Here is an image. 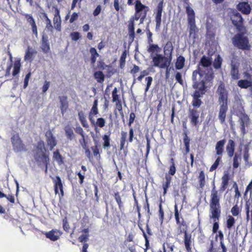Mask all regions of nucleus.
I'll use <instances>...</instances> for the list:
<instances>
[{"instance_id":"nucleus-1","label":"nucleus","mask_w":252,"mask_h":252,"mask_svg":"<svg viewBox=\"0 0 252 252\" xmlns=\"http://www.w3.org/2000/svg\"><path fill=\"white\" fill-rule=\"evenodd\" d=\"M221 195L216 189L214 182L211 191L209 208V218L213 221L212 232L216 233L219 228V221L221 216V208L220 201Z\"/></svg>"},{"instance_id":"nucleus-2","label":"nucleus","mask_w":252,"mask_h":252,"mask_svg":"<svg viewBox=\"0 0 252 252\" xmlns=\"http://www.w3.org/2000/svg\"><path fill=\"white\" fill-rule=\"evenodd\" d=\"M216 93L218 95V103L220 105L218 119L221 124H224L225 122L226 114L228 110V92L223 82H220L218 87Z\"/></svg>"},{"instance_id":"nucleus-3","label":"nucleus","mask_w":252,"mask_h":252,"mask_svg":"<svg viewBox=\"0 0 252 252\" xmlns=\"http://www.w3.org/2000/svg\"><path fill=\"white\" fill-rule=\"evenodd\" d=\"M186 11L188 16V23L189 32V38L192 39L193 42L198 38V29L195 24V16L193 9L189 5L186 6Z\"/></svg>"},{"instance_id":"nucleus-4","label":"nucleus","mask_w":252,"mask_h":252,"mask_svg":"<svg viewBox=\"0 0 252 252\" xmlns=\"http://www.w3.org/2000/svg\"><path fill=\"white\" fill-rule=\"evenodd\" d=\"M239 32L236 34L232 38V41L234 46L239 49L243 50H249L250 48L249 40L244 35L247 33V30L244 31H238Z\"/></svg>"},{"instance_id":"nucleus-5","label":"nucleus","mask_w":252,"mask_h":252,"mask_svg":"<svg viewBox=\"0 0 252 252\" xmlns=\"http://www.w3.org/2000/svg\"><path fill=\"white\" fill-rule=\"evenodd\" d=\"M44 146V142L43 140H40L37 143L34 158L36 161H40L42 162L45 166V172L47 173L50 159L49 155L45 153L43 151Z\"/></svg>"},{"instance_id":"nucleus-6","label":"nucleus","mask_w":252,"mask_h":252,"mask_svg":"<svg viewBox=\"0 0 252 252\" xmlns=\"http://www.w3.org/2000/svg\"><path fill=\"white\" fill-rule=\"evenodd\" d=\"M234 110L236 115L239 118L241 130L243 134H245V127L248 125L249 118L245 114L244 108L241 104H235Z\"/></svg>"},{"instance_id":"nucleus-7","label":"nucleus","mask_w":252,"mask_h":252,"mask_svg":"<svg viewBox=\"0 0 252 252\" xmlns=\"http://www.w3.org/2000/svg\"><path fill=\"white\" fill-rule=\"evenodd\" d=\"M153 65L160 68L169 67L171 63L172 57L165 56L160 54H157L153 59Z\"/></svg>"},{"instance_id":"nucleus-8","label":"nucleus","mask_w":252,"mask_h":252,"mask_svg":"<svg viewBox=\"0 0 252 252\" xmlns=\"http://www.w3.org/2000/svg\"><path fill=\"white\" fill-rule=\"evenodd\" d=\"M11 142L13 149L15 152H27L28 149L20 137L18 133H14L11 137Z\"/></svg>"},{"instance_id":"nucleus-9","label":"nucleus","mask_w":252,"mask_h":252,"mask_svg":"<svg viewBox=\"0 0 252 252\" xmlns=\"http://www.w3.org/2000/svg\"><path fill=\"white\" fill-rule=\"evenodd\" d=\"M135 12L133 16L136 21H137L141 17H147L149 8L148 6L143 4L140 0H136L135 2Z\"/></svg>"},{"instance_id":"nucleus-10","label":"nucleus","mask_w":252,"mask_h":252,"mask_svg":"<svg viewBox=\"0 0 252 252\" xmlns=\"http://www.w3.org/2000/svg\"><path fill=\"white\" fill-rule=\"evenodd\" d=\"M54 184V189L55 194H59L60 198L64 196L63 185L61 178L59 176L51 177Z\"/></svg>"},{"instance_id":"nucleus-11","label":"nucleus","mask_w":252,"mask_h":252,"mask_svg":"<svg viewBox=\"0 0 252 252\" xmlns=\"http://www.w3.org/2000/svg\"><path fill=\"white\" fill-rule=\"evenodd\" d=\"M230 18L237 31H244V29H246L243 25V19L239 13L237 11L233 12Z\"/></svg>"},{"instance_id":"nucleus-12","label":"nucleus","mask_w":252,"mask_h":252,"mask_svg":"<svg viewBox=\"0 0 252 252\" xmlns=\"http://www.w3.org/2000/svg\"><path fill=\"white\" fill-rule=\"evenodd\" d=\"M188 117L191 126L198 127L200 124L199 121V112L194 108L189 109Z\"/></svg>"},{"instance_id":"nucleus-13","label":"nucleus","mask_w":252,"mask_h":252,"mask_svg":"<svg viewBox=\"0 0 252 252\" xmlns=\"http://www.w3.org/2000/svg\"><path fill=\"white\" fill-rule=\"evenodd\" d=\"M163 8V0L160 1L158 4L155 14L156 30H158L161 26V16Z\"/></svg>"},{"instance_id":"nucleus-14","label":"nucleus","mask_w":252,"mask_h":252,"mask_svg":"<svg viewBox=\"0 0 252 252\" xmlns=\"http://www.w3.org/2000/svg\"><path fill=\"white\" fill-rule=\"evenodd\" d=\"M47 146L49 147V150L52 151L54 148L57 145V141L56 137L54 136L51 130H48L45 134Z\"/></svg>"},{"instance_id":"nucleus-15","label":"nucleus","mask_w":252,"mask_h":252,"mask_svg":"<svg viewBox=\"0 0 252 252\" xmlns=\"http://www.w3.org/2000/svg\"><path fill=\"white\" fill-rule=\"evenodd\" d=\"M60 103V109L61 114L63 115L69 108L68 97L66 95H60L58 97Z\"/></svg>"},{"instance_id":"nucleus-16","label":"nucleus","mask_w":252,"mask_h":252,"mask_svg":"<svg viewBox=\"0 0 252 252\" xmlns=\"http://www.w3.org/2000/svg\"><path fill=\"white\" fill-rule=\"evenodd\" d=\"M63 233L58 229H52L51 231L47 232L45 233V235L47 238L49 239L52 241L58 240L60 237L62 235Z\"/></svg>"},{"instance_id":"nucleus-17","label":"nucleus","mask_w":252,"mask_h":252,"mask_svg":"<svg viewBox=\"0 0 252 252\" xmlns=\"http://www.w3.org/2000/svg\"><path fill=\"white\" fill-rule=\"evenodd\" d=\"M22 15L26 19L27 22L31 25L33 34L37 37L38 35L37 28L34 19L32 15L27 13H24Z\"/></svg>"},{"instance_id":"nucleus-18","label":"nucleus","mask_w":252,"mask_h":252,"mask_svg":"<svg viewBox=\"0 0 252 252\" xmlns=\"http://www.w3.org/2000/svg\"><path fill=\"white\" fill-rule=\"evenodd\" d=\"M61 22L60 10L56 8L53 18V23L55 29L58 32H61L62 30Z\"/></svg>"},{"instance_id":"nucleus-19","label":"nucleus","mask_w":252,"mask_h":252,"mask_svg":"<svg viewBox=\"0 0 252 252\" xmlns=\"http://www.w3.org/2000/svg\"><path fill=\"white\" fill-rule=\"evenodd\" d=\"M184 243L186 252H192V244L193 243V241L191 239V234L184 235Z\"/></svg>"},{"instance_id":"nucleus-20","label":"nucleus","mask_w":252,"mask_h":252,"mask_svg":"<svg viewBox=\"0 0 252 252\" xmlns=\"http://www.w3.org/2000/svg\"><path fill=\"white\" fill-rule=\"evenodd\" d=\"M226 143L225 139H223L218 141L215 146L216 154L217 156L222 157V155L224 152V147Z\"/></svg>"},{"instance_id":"nucleus-21","label":"nucleus","mask_w":252,"mask_h":252,"mask_svg":"<svg viewBox=\"0 0 252 252\" xmlns=\"http://www.w3.org/2000/svg\"><path fill=\"white\" fill-rule=\"evenodd\" d=\"M181 218L182 219V222L179 224H177L178 225L177 227V232L179 235H180L182 233H184V235H189L188 233V226L186 224V221L184 220V218L182 216H181Z\"/></svg>"},{"instance_id":"nucleus-22","label":"nucleus","mask_w":252,"mask_h":252,"mask_svg":"<svg viewBox=\"0 0 252 252\" xmlns=\"http://www.w3.org/2000/svg\"><path fill=\"white\" fill-rule=\"evenodd\" d=\"M37 54V51L32 49V47L28 46L26 51V54L24 57L25 61H28L30 62H32L34 58L35 55Z\"/></svg>"},{"instance_id":"nucleus-23","label":"nucleus","mask_w":252,"mask_h":252,"mask_svg":"<svg viewBox=\"0 0 252 252\" xmlns=\"http://www.w3.org/2000/svg\"><path fill=\"white\" fill-rule=\"evenodd\" d=\"M235 148V143L234 141L232 139H229L226 146V151L229 158H232L233 156Z\"/></svg>"},{"instance_id":"nucleus-24","label":"nucleus","mask_w":252,"mask_h":252,"mask_svg":"<svg viewBox=\"0 0 252 252\" xmlns=\"http://www.w3.org/2000/svg\"><path fill=\"white\" fill-rule=\"evenodd\" d=\"M53 159L54 161H56L59 166L64 164V158L60 153L59 150L58 149H57L53 152Z\"/></svg>"},{"instance_id":"nucleus-25","label":"nucleus","mask_w":252,"mask_h":252,"mask_svg":"<svg viewBox=\"0 0 252 252\" xmlns=\"http://www.w3.org/2000/svg\"><path fill=\"white\" fill-rule=\"evenodd\" d=\"M238 9L243 13L248 14L251 12V7L248 2H240L237 5Z\"/></svg>"},{"instance_id":"nucleus-26","label":"nucleus","mask_w":252,"mask_h":252,"mask_svg":"<svg viewBox=\"0 0 252 252\" xmlns=\"http://www.w3.org/2000/svg\"><path fill=\"white\" fill-rule=\"evenodd\" d=\"M212 63V59L210 57H206V56H203L199 63L198 65H201L203 67H208Z\"/></svg>"},{"instance_id":"nucleus-27","label":"nucleus","mask_w":252,"mask_h":252,"mask_svg":"<svg viewBox=\"0 0 252 252\" xmlns=\"http://www.w3.org/2000/svg\"><path fill=\"white\" fill-rule=\"evenodd\" d=\"M173 49L174 47L171 41H167L163 48L164 55L172 57V55Z\"/></svg>"},{"instance_id":"nucleus-28","label":"nucleus","mask_w":252,"mask_h":252,"mask_svg":"<svg viewBox=\"0 0 252 252\" xmlns=\"http://www.w3.org/2000/svg\"><path fill=\"white\" fill-rule=\"evenodd\" d=\"M41 49L44 53H47L50 51V44L47 37L43 36L41 40Z\"/></svg>"},{"instance_id":"nucleus-29","label":"nucleus","mask_w":252,"mask_h":252,"mask_svg":"<svg viewBox=\"0 0 252 252\" xmlns=\"http://www.w3.org/2000/svg\"><path fill=\"white\" fill-rule=\"evenodd\" d=\"M113 196L118 204L119 210L122 212L124 210V205L119 192H115Z\"/></svg>"},{"instance_id":"nucleus-30","label":"nucleus","mask_w":252,"mask_h":252,"mask_svg":"<svg viewBox=\"0 0 252 252\" xmlns=\"http://www.w3.org/2000/svg\"><path fill=\"white\" fill-rule=\"evenodd\" d=\"M79 120L84 127H89V125L86 119V116L83 111H80L78 113Z\"/></svg>"},{"instance_id":"nucleus-31","label":"nucleus","mask_w":252,"mask_h":252,"mask_svg":"<svg viewBox=\"0 0 252 252\" xmlns=\"http://www.w3.org/2000/svg\"><path fill=\"white\" fill-rule=\"evenodd\" d=\"M230 74L233 80H238L240 78L238 67L235 64L231 65Z\"/></svg>"},{"instance_id":"nucleus-32","label":"nucleus","mask_w":252,"mask_h":252,"mask_svg":"<svg viewBox=\"0 0 252 252\" xmlns=\"http://www.w3.org/2000/svg\"><path fill=\"white\" fill-rule=\"evenodd\" d=\"M183 142L185 146V151L186 154H188L189 153L190 150V138L188 136L187 132L185 131L183 133Z\"/></svg>"},{"instance_id":"nucleus-33","label":"nucleus","mask_w":252,"mask_h":252,"mask_svg":"<svg viewBox=\"0 0 252 252\" xmlns=\"http://www.w3.org/2000/svg\"><path fill=\"white\" fill-rule=\"evenodd\" d=\"M229 180V176L228 174H224L222 177V183L221 185L220 189V191H224L227 187L228 185V182Z\"/></svg>"},{"instance_id":"nucleus-34","label":"nucleus","mask_w":252,"mask_h":252,"mask_svg":"<svg viewBox=\"0 0 252 252\" xmlns=\"http://www.w3.org/2000/svg\"><path fill=\"white\" fill-rule=\"evenodd\" d=\"M172 177L169 175H165V182L162 184V188L163 189V195H165L167 191V189L170 186Z\"/></svg>"},{"instance_id":"nucleus-35","label":"nucleus","mask_w":252,"mask_h":252,"mask_svg":"<svg viewBox=\"0 0 252 252\" xmlns=\"http://www.w3.org/2000/svg\"><path fill=\"white\" fill-rule=\"evenodd\" d=\"M235 220L234 217L231 215H229L226 221L225 226L227 229L229 231L231 230L235 223Z\"/></svg>"},{"instance_id":"nucleus-36","label":"nucleus","mask_w":252,"mask_h":252,"mask_svg":"<svg viewBox=\"0 0 252 252\" xmlns=\"http://www.w3.org/2000/svg\"><path fill=\"white\" fill-rule=\"evenodd\" d=\"M90 53H91V63L92 65H94L95 63L96 58L99 57V54L97 52L96 50L94 47H91L90 49Z\"/></svg>"},{"instance_id":"nucleus-37","label":"nucleus","mask_w":252,"mask_h":252,"mask_svg":"<svg viewBox=\"0 0 252 252\" xmlns=\"http://www.w3.org/2000/svg\"><path fill=\"white\" fill-rule=\"evenodd\" d=\"M185 63V58L183 56L180 55L177 58V60L175 63V67L177 69H181L184 67Z\"/></svg>"},{"instance_id":"nucleus-38","label":"nucleus","mask_w":252,"mask_h":252,"mask_svg":"<svg viewBox=\"0 0 252 252\" xmlns=\"http://www.w3.org/2000/svg\"><path fill=\"white\" fill-rule=\"evenodd\" d=\"M21 66V60L20 59H17L14 63L13 71L12 72L13 76H15L19 74L20 71Z\"/></svg>"},{"instance_id":"nucleus-39","label":"nucleus","mask_w":252,"mask_h":252,"mask_svg":"<svg viewBox=\"0 0 252 252\" xmlns=\"http://www.w3.org/2000/svg\"><path fill=\"white\" fill-rule=\"evenodd\" d=\"M237 85L241 88L247 89L252 86V81L241 79L238 81Z\"/></svg>"},{"instance_id":"nucleus-40","label":"nucleus","mask_w":252,"mask_h":252,"mask_svg":"<svg viewBox=\"0 0 252 252\" xmlns=\"http://www.w3.org/2000/svg\"><path fill=\"white\" fill-rule=\"evenodd\" d=\"M205 81L203 80H201L200 82L197 81L194 84H193V87L195 89H198L200 92H205L206 87L205 86Z\"/></svg>"},{"instance_id":"nucleus-41","label":"nucleus","mask_w":252,"mask_h":252,"mask_svg":"<svg viewBox=\"0 0 252 252\" xmlns=\"http://www.w3.org/2000/svg\"><path fill=\"white\" fill-rule=\"evenodd\" d=\"M110 133L109 134H104L102 136V139L103 140V143L102 144L103 148L104 149H108L110 148Z\"/></svg>"},{"instance_id":"nucleus-42","label":"nucleus","mask_w":252,"mask_h":252,"mask_svg":"<svg viewBox=\"0 0 252 252\" xmlns=\"http://www.w3.org/2000/svg\"><path fill=\"white\" fill-rule=\"evenodd\" d=\"M199 188L203 189L205 185V175L203 171H200L198 177Z\"/></svg>"},{"instance_id":"nucleus-43","label":"nucleus","mask_w":252,"mask_h":252,"mask_svg":"<svg viewBox=\"0 0 252 252\" xmlns=\"http://www.w3.org/2000/svg\"><path fill=\"white\" fill-rule=\"evenodd\" d=\"M98 112H99L98 109V99H95L93 102V106L89 114L95 116L98 114Z\"/></svg>"},{"instance_id":"nucleus-44","label":"nucleus","mask_w":252,"mask_h":252,"mask_svg":"<svg viewBox=\"0 0 252 252\" xmlns=\"http://www.w3.org/2000/svg\"><path fill=\"white\" fill-rule=\"evenodd\" d=\"M94 78L96 80L98 83H102L104 80V75L103 72L101 71H96L94 74Z\"/></svg>"},{"instance_id":"nucleus-45","label":"nucleus","mask_w":252,"mask_h":252,"mask_svg":"<svg viewBox=\"0 0 252 252\" xmlns=\"http://www.w3.org/2000/svg\"><path fill=\"white\" fill-rule=\"evenodd\" d=\"M121 139H120V150H122L124 149L125 145L126 142V139L127 136V133L125 131H121Z\"/></svg>"},{"instance_id":"nucleus-46","label":"nucleus","mask_w":252,"mask_h":252,"mask_svg":"<svg viewBox=\"0 0 252 252\" xmlns=\"http://www.w3.org/2000/svg\"><path fill=\"white\" fill-rule=\"evenodd\" d=\"M222 62V58H221L220 55H218L214 61V67L217 69L220 68L221 66Z\"/></svg>"},{"instance_id":"nucleus-47","label":"nucleus","mask_w":252,"mask_h":252,"mask_svg":"<svg viewBox=\"0 0 252 252\" xmlns=\"http://www.w3.org/2000/svg\"><path fill=\"white\" fill-rule=\"evenodd\" d=\"M126 55H127L126 51V50H125L123 52V53L121 55V56L120 57V67L121 68H123L124 67V66H125L126 59Z\"/></svg>"},{"instance_id":"nucleus-48","label":"nucleus","mask_w":252,"mask_h":252,"mask_svg":"<svg viewBox=\"0 0 252 252\" xmlns=\"http://www.w3.org/2000/svg\"><path fill=\"white\" fill-rule=\"evenodd\" d=\"M181 216H182V215L179 214L177 205L176 204L174 206V216L177 224H179L182 222Z\"/></svg>"},{"instance_id":"nucleus-49","label":"nucleus","mask_w":252,"mask_h":252,"mask_svg":"<svg viewBox=\"0 0 252 252\" xmlns=\"http://www.w3.org/2000/svg\"><path fill=\"white\" fill-rule=\"evenodd\" d=\"M221 158H222L221 156H218L215 161L214 162V163L213 164V165L210 168L209 171L210 172L213 171L214 170H216L218 168V167L220 164V162L221 160Z\"/></svg>"},{"instance_id":"nucleus-50","label":"nucleus","mask_w":252,"mask_h":252,"mask_svg":"<svg viewBox=\"0 0 252 252\" xmlns=\"http://www.w3.org/2000/svg\"><path fill=\"white\" fill-rule=\"evenodd\" d=\"M160 48L157 44H150L147 51L149 53H153L154 52L158 53L159 52Z\"/></svg>"},{"instance_id":"nucleus-51","label":"nucleus","mask_w":252,"mask_h":252,"mask_svg":"<svg viewBox=\"0 0 252 252\" xmlns=\"http://www.w3.org/2000/svg\"><path fill=\"white\" fill-rule=\"evenodd\" d=\"M118 90L117 88H115L112 93V102H117L118 101H121V100L120 99L119 95L117 94Z\"/></svg>"},{"instance_id":"nucleus-52","label":"nucleus","mask_w":252,"mask_h":252,"mask_svg":"<svg viewBox=\"0 0 252 252\" xmlns=\"http://www.w3.org/2000/svg\"><path fill=\"white\" fill-rule=\"evenodd\" d=\"M214 78V73L212 70L209 71L205 74V82H212Z\"/></svg>"},{"instance_id":"nucleus-53","label":"nucleus","mask_w":252,"mask_h":252,"mask_svg":"<svg viewBox=\"0 0 252 252\" xmlns=\"http://www.w3.org/2000/svg\"><path fill=\"white\" fill-rule=\"evenodd\" d=\"M63 228L66 232H69L70 230V225L66 217H64L63 219Z\"/></svg>"},{"instance_id":"nucleus-54","label":"nucleus","mask_w":252,"mask_h":252,"mask_svg":"<svg viewBox=\"0 0 252 252\" xmlns=\"http://www.w3.org/2000/svg\"><path fill=\"white\" fill-rule=\"evenodd\" d=\"M65 135L67 138L71 140L74 137L73 131L71 127H67L65 129Z\"/></svg>"},{"instance_id":"nucleus-55","label":"nucleus","mask_w":252,"mask_h":252,"mask_svg":"<svg viewBox=\"0 0 252 252\" xmlns=\"http://www.w3.org/2000/svg\"><path fill=\"white\" fill-rule=\"evenodd\" d=\"M139 227L143 232V235L145 240V248L144 249V252H147V250L150 248L149 241L148 240V236L146 235V233L145 232L144 230L141 227Z\"/></svg>"},{"instance_id":"nucleus-56","label":"nucleus","mask_w":252,"mask_h":252,"mask_svg":"<svg viewBox=\"0 0 252 252\" xmlns=\"http://www.w3.org/2000/svg\"><path fill=\"white\" fill-rule=\"evenodd\" d=\"M116 108L118 110L122 119L124 120V114L123 111L122 103L121 101L116 102Z\"/></svg>"},{"instance_id":"nucleus-57","label":"nucleus","mask_w":252,"mask_h":252,"mask_svg":"<svg viewBox=\"0 0 252 252\" xmlns=\"http://www.w3.org/2000/svg\"><path fill=\"white\" fill-rule=\"evenodd\" d=\"M105 120L103 118H98L96 119V121L95 124V126L102 128L105 126Z\"/></svg>"},{"instance_id":"nucleus-58","label":"nucleus","mask_w":252,"mask_h":252,"mask_svg":"<svg viewBox=\"0 0 252 252\" xmlns=\"http://www.w3.org/2000/svg\"><path fill=\"white\" fill-rule=\"evenodd\" d=\"M198 74L199 75L200 77L201 78L203 76L202 71L200 70H195L193 71V72L192 73V80L193 81V84H194L195 82L198 81V80L196 78L197 75Z\"/></svg>"},{"instance_id":"nucleus-59","label":"nucleus","mask_w":252,"mask_h":252,"mask_svg":"<svg viewBox=\"0 0 252 252\" xmlns=\"http://www.w3.org/2000/svg\"><path fill=\"white\" fill-rule=\"evenodd\" d=\"M162 199L160 198V202L159 204L158 217L159 220L162 222L164 219V211L162 208Z\"/></svg>"},{"instance_id":"nucleus-60","label":"nucleus","mask_w":252,"mask_h":252,"mask_svg":"<svg viewBox=\"0 0 252 252\" xmlns=\"http://www.w3.org/2000/svg\"><path fill=\"white\" fill-rule=\"evenodd\" d=\"M136 20L134 16L133 15L131 16L128 21L127 28L128 30H134V21Z\"/></svg>"},{"instance_id":"nucleus-61","label":"nucleus","mask_w":252,"mask_h":252,"mask_svg":"<svg viewBox=\"0 0 252 252\" xmlns=\"http://www.w3.org/2000/svg\"><path fill=\"white\" fill-rule=\"evenodd\" d=\"M153 78L151 76H148L145 78V81L146 82V86L145 89V93L146 94L149 90L152 83L153 82Z\"/></svg>"},{"instance_id":"nucleus-62","label":"nucleus","mask_w":252,"mask_h":252,"mask_svg":"<svg viewBox=\"0 0 252 252\" xmlns=\"http://www.w3.org/2000/svg\"><path fill=\"white\" fill-rule=\"evenodd\" d=\"M202 103L200 98H193L191 102L192 105L195 108H199Z\"/></svg>"},{"instance_id":"nucleus-63","label":"nucleus","mask_w":252,"mask_h":252,"mask_svg":"<svg viewBox=\"0 0 252 252\" xmlns=\"http://www.w3.org/2000/svg\"><path fill=\"white\" fill-rule=\"evenodd\" d=\"M91 149L93 152V155L95 157H100V154H99V150L98 148V146L97 145H95V146H92L91 147Z\"/></svg>"},{"instance_id":"nucleus-64","label":"nucleus","mask_w":252,"mask_h":252,"mask_svg":"<svg viewBox=\"0 0 252 252\" xmlns=\"http://www.w3.org/2000/svg\"><path fill=\"white\" fill-rule=\"evenodd\" d=\"M231 212L233 216H237L240 213V209L237 205H234L231 210Z\"/></svg>"}]
</instances>
